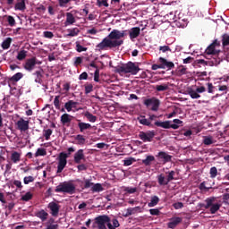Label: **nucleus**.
I'll list each match as a JSON object with an SVG mask.
<instances>
[{
  "mask_svg": "<svg viewBox=\"0 0 229 229\" xmlns=\"http://www.w3.org/2000/svg\"><path fill=\"white\" fill-rule=\"evenodd\" d=\"M79 33H80V29L78 28L68 30V37H78Z\"/></svg>",
  "mask_w": 229,
  "mask_h": 229,
  "instance_id": "38",
  "label": "nucleus"
},
{
  "mask_svg": "<svg viewBox=\"0 0 229 229\" xmlns=\"http://www.w3.org/2000/svg\"><path fill=\"white\" fill-rule=\"evenodd\" d=\"M11 160L13 164H17V162H21V154L19 152L14 151L11 155Z\"/></svg>",
  "mask_w": 229,
  "mask_h": 229,
  "instance_id": "35",
  "label": "nucleus"
},
{
  "mask_svg": "<svg viewBox=\"0 0 229 229\" xmlns=\"http://www.w3.org/2000/svg\"><path fill=\"white\" fill-rule=\"evenodd\" d=\"M210 178H216L217 176V168L216 166H212L209 171Z\"/></svg>",
  "mask_w": 229,
  "mask_h": 229,
  "instance_id": "51",
  "label": "nucleus"
},
{
  "mask_svg": "<svg viewBox=\"0 0 229 229\" xmlns=\"http://www.w3.org/2000/svg\"><path fill=\"white\" fill-rule=\"evenodd\" d=\"M92 192H101L103 191V186L101 183H96L91 188Z\"/></svg>",
  "mask_w": 229,
  "mask_h": 229,
  "instance_id": "44",
  "label": "nucleus"
},
{
  "mask_svg": "<svg viewBox=\"0 0 229 229\" xmlns=\"http://www.w3.org/2000/svg\"><path fill=\"white\" fill-rule=\"evenodd\" d=\"M14 10L24 12L26 10V2L25 0H18L14 5Z\"/></svg>",
  "mask_w": 229,
  "mask_h": 229,
  "instance_id": "25",
  "label": "nucleus"
},
{
  "mask_svg": "<svg viewBox=\"0 0 229 229\" xmlns=\"http://www.w3.org/2000/svg\"><path fill=\"white\" fill-rule=\"evenodd\" d=\"M43 74H44V71L43 70L36 71L33 73V76H36L35 83H39V85H42V83H43L42 78H44Z\"/></svg>",
  "mask_w": 229,
  "mask_h": 229,
  "instance_id": "23",
  "label": "nucleus"
},
{
  "mask_svg": "<svg viewBox=\"0 0 229 229\" xmlns=\"http://www.w3.org/2000/svg\"><path fill=\"white\" fill-rule=\"evenodd\" d=\"M199 64H200L201 65H208V64L207 63V61H205L204 59H199V60L195 61V62L193 63V65H194V67H199Z\"/></svg>",
  "mask_w": 229,
  "mask_h": 229,
  "instance_id": "47",
  "label": "nucleus"
},
{
  "mask_svg": "<svg viewBox=\"0 0 229 229\" xmlns=\"http://www.w3.org/2000/svg\"><path fill=\"white\" fill-rule=\"evenodd\" d=\"M176 174V172L174 171H170L168 172V175L166 176V180L169 183V182H173V180H174V175Z\"/></svg>",
  "mask_w": 229,
  "mask_h": 229,
  "instance_id": "48",
  "label": "nucleus"
},
{
  "mask_svg": "<svg viewBox=\"0 0 229 229\" xmlns=\"http://www.w3.org/2000/svg\"><path fill=\"white\" fill-rule=\"evenodd\" d=\"M142 212V208L135 207V208H127V212L125 214V217H130V216H133V214H139Z\"/></svg>",
  "mask_w": 229,
  "mask_h": 229,
  "instance_id": "22",
  "label": "nucleus"
},
{
  "mask_svg": "<svg viewBox=\"0 0 229 229\" xmlns=\"http://www.w3.org/2000/svg\"><path fill=\"white\" fill-rule=\"evenodd\" d=\"M160 201V199L157 196H153L150 199V202H148V207H157L158 205V202Z\"/></svg>",
  "mask_w": 229,
  "mask_h": 229,
  "instance_id": "34",
  "label": "nucleus"
},
{
  "mask_svg": "<svg viewBox=\"0 0 229 229\" xmlns=\"http://www.w3.org/2000/svg\"><path fill=\"white\" fill-rule=\"evenodd\" d=\"M76 49L78 53H83V51H87V47L81 46L79 42H76Z\"/></svg>",
  "mask_w": 229,
  "mask_h": 229,
  "instance_id": "53",
  "label": "nucleus"
},
{
  "mask_svg": "<svg viewBox=\"0 0 229 229\" xmlns=\"http://www.w3.org/2000/svg\"><path fill=\"white\" fill-rule=\"evenodd\" d=\"M55 192L74 194V192H76V186L72 182H60L59 185L56 186Z\"/></svg>",
  "mask_w": 229,
  "mask_h": 229,
  "instance_id": "6",
  "label": "nucleus"
},
{
  "mask_svg": "<svg viewBox=\"0 0 229 229\" xmlns=\"http://www.w3.org/2000/svg\"><path fill=\"white\" fill-rule=\"evenodd\" d=\"M43 37H44L45 38H53V37H55V34H53L52 31L47 30V31H44V32H43Z\"/></svg>",
  "mask_w": 229,
  "mask_h": 229,
  "instance_id": "58",
  "label": "nucleus"
},
{
  "mask_svg": "<svg viewBox=\"0 0 229 229\" xmlns=\"http://www.w3.org/2000/svg\"><path fill=\"white\" fill-rule=\"evenodd\" d=\"M68 153L65 152H61L59 154V161H58V165H57V174L62 173V171H64V169H65V165H67V159L71 157L72 153H74V151H76L74 149V148L70 147L67 149Z\"/></svg>",
  "mask_w": 229,
  "mask_h": 229,
  "instance_id": "4",
  "label": "nucleus"
},
{
  "mask_svg": "<svg viewBox=\"0 0 229 229\" xmlns=\"http://www.w3.org/2000/svg\"><path fill=\"white\" fill-rule=\"evenodd\" d=\"M150 216H160V209L158 208H151L149 209Z\"/></svg>",
  "mask_w": 229,
  "mask_h": 229,
  "instance_id": "60",
  "label": "nucleus"
},
{
  "mask_svg": "<svg viewBox=\"0 0 229 229\" xmlns=\"http://www.w3.org/2000/svg\"><path fill=\"white\" fill-rule=\"evenodd\" d=\"M72 121V115L69 114H64L61 115V123L62 124H69Z\"/></svg>",
  "mask_w": 229,
  "mask_h": 229,
  "instance_id": "28",
  "label": "nucleus"
},
{
  "mask_svg": "<svg viewBox=\"0 0 229 229\" xmlns=\"http://www.w3.org/2000/svg\"><path fill=\"white\" fill-rule=\"evenodd\" d=\"M140 35V27H133L129 30V37L131 40H135Z\"/></svg>",
  "mask_w": 229,
  "mask_h": 229,
  "instance_id": "19",
  "label": "nucleus"
},
{
  "mask_svg": "<svg viewBox=\"0 0 229 229\" xmlns=\"http://www.w3.org/2000/svg\"><path fill=\"white\" fill-rule=\"evenodd\" d=\"M43 136L45 137L46 140H49L51 139V135H53V130L47 129L43 130Z\"/></svg>",
  "mask_w": 229,
  "mask_h": 229,
  "instance_id": "42",
  "label": "nucleus"
},
{
  "mask_svg": "<svg viewBox=\"0 0 229 229\" xmlns=\"http://www.w3.org/2000/svg\"><path fill=\"white\" fill-rule=\"evenodd\" d=\"M151 69L152 71H157V69H167V71H171V69H174V63L165 58H159L157 64H152Z\"/></svg>",
  "mask_w": 229,
  "mask_h": 229,
  "instance_id": "7",
  "label": "nucleus"
},
{
  "mask_svg": "<svg viewBox=\"0 0 229 229\" xmlns=\"http://www.w3.org/2000/svg\"><path fill=\"white\" fill-rule=\"evenodd\" d=\"M92 185H94V182H91L90 180L86 179L84 181V187L82 189H90V187H92Z\"/></svg>",
  "mask_w": 229,
  "mask_h": 229,
  "instance_id": "54",
  "label": "nucleus"
},
{
  "mask_svg": "<svg viewBox=\"0 0 229 229\" xmlns=\"http://www.w3.org/2000/svg\"><path fill=\"white\" fill-rule=\"evenodd\" d=\"M203 144H205V146H210L211 144H214V138L212 136H204Z\"/></svg>",
  "mask_w": 229,
  "mask_h": 229,
  "instance_id": "37",
  "label": "nucleus"
},
{
  "mask_svg": "<svg viewBox=\"0 0 229 229\" xmlns=\"http://www.w3.org/2000/svg\"><path fill=\"white\" fill-rule=\"evenodd\" d=\"M205 202H206V205L200 204V207H203L206 209L209 208L210 214H216V212H218L219 208H221L222 207L221 202H217L216 197H209L206 199Z\"/></svg>",
  "mask_w": 229,
  "mask_h": 229,
  "instance_id": "5",
  "label": "nucleus"
},
{
  "mask_svg": "<svg viewBox=\"0 0 229 229\" xmlns=\"http://www.w3.org/2000/svg\"><path fill=\"white\" fill-rule=\"evenodd\" d=\"M37 65H42V62L38 61L37 58H29L23 64V68L25 71L31 72V71H33Z\"/></svg>",
  "mask_w": 229,
  "mask_h": 229,
  "instance_id": "12",
  "label": "nucleus"
},
{
  "mask_svg": "<svg viewBox=\"0 0 229 229\" xmlns=\"http://www.w3.org/2000/svg\"><path fill=\"white\" fill-rule=\"evenodd\" d=\"M177 74L179 76H183V74H187V67L181 65L178 67Z\"/></svg>",
  "mask_w": 229,
  "mask_h": 229,
  "instance_id": "46",
  "label": "nucleus"
},
{
  "mask_svg": "<svg viewBox=\"0 0 229 229\" xmlns=\"http://www.w3.org/2000/svg\"><path fill=\"white\" fill-rule=\"evenodd\" d=\"M31 199H33V193L30 191H28L26 194L21 196V201H30Z\"/></svg>",
  "mask_w": 229,
  "mask_h": 229,
  "instance_id": "43",
  "label": "nucleus"
},
{
  "mask_svg": "<svg viewBox=\"0 0 229 229\" xmlns=\"http://www.w3.org/2000/svg\"><path fill=\"white\" fill-rule=\"evenodd\" d=\"M138 121L140 124H142L143 126H148L149 128H155V125L149 122V119H147L146 116L140 115L138 117Z\"/></svg>",
  "mask_w": 229,
  "mask_h": 229,
  "instance_id": "21",
  "label": "nucleus"
},
{
  "mask_svg": "<svg viewBox=\"0 0 229 229\" xmlns=\"http://www.w3.org/2000/svg\"><path fill=\"white\" fill-rule=\"evenodd\" d=\"M222 47L224 49V54L225 55L226 58L229 56V35L225 33L222 35L221 38Z\"/></svg>",
  "mask_w": 229,
  "mask_h": 229,
  "instance_id": "14",
  "label": "nucleus"
},
{
  "mask_svg": "<svg viewBox=\"0 0 229 229\" xmlns=\"http://www.w3.org/2000/svg\"><path fill=\"white\" fill-rule=\"evenodd\" d=\"M162 164H167L173 160V156L167 154V152L160 151L156 156Z\"/></svg>",
  "mask_w": 229,
  "mask_h": 229,
  "instance_id": "16",
  "label": "nucleus"
},
{
  "mask_svg": "<svg viewBox=\"0 0 229 229\" xmlns=\"http://www.w3.org/2000/svg\"><path fill=\"white\" fill-rule=\"evenodd\" d=\"M47 216H49V214L46 212L44 209H41L36 213V217H38L43 222L47 219Z\"/></svg>",
  "mask_w": 229,
  "mask_h": 229,
  "instance_id": "29",
  "label": "nucleus"
},
{
  "mask_svg": "<svg viewBox=\"0 0 229 229\" xmlns=\"http://www.w3.org/2000/svg\"><path fill=\"white\" fill-rule=\"evenodd\" d=\"M133 162H135V158H133V157H129V158H127V159H125L124 161H123V165H131V164H133Z\"/></svg>",
  "mask_w": 229,
  "mask_h": 229,
  "instance_id": "59",
  "label": "nucleus"
},
{
  "mask_svg": "<svg viewBox=\"0 0 229 229\" xmlns=\"http://www.w3.org/2000/svg\"><path fill=\"white\" fill-rule=\"evenodd\" d=\"M48 208L51 210V215L53 217H57L58 213L60 212V205L56 204V202H50L48 204Z\"/></svg>",
  "mask_w": 229,
  "mask_h": 229,
  "instance_id": "18",
  "label": "nucleus"
},
{
  "mask_svg": "<svg viewBox=\"0 0 229 229\" xmlns=\"http://www.w3.org/2000/svg\"><path fill=\"white\" fill-rule=\"evenodd\" d=\"M24 74L22 72H17L14 75H13L11 78H9V81L12 83H17L20 80H22Z\"/></svg>",
  "mask_w": 229,
  "mask_h": 229,
  "instance_id": "30",
  "label": "nucleus"
},
{
  "mask_svg": "<svg viewBox=\"0 0 229 229\" xmlns=\"http://www.w3.org/2000/svg\"><path fill=\"white\" fill-rule=\"evenodd\" d=\"M85 117L89 121V123H96L98 121V117L94 114H92L90 112H87L85 114Z\"/></svg>",
  "mask_w": 229,
  "mask_h": 229,
  "instance_id": "39",
  "label": "nucleus"
},
{
  "mask_svg": "<svg viewBox=\"0 0 229 229\" xmlns=\"http://www.w3.org/2000/svg\"><path fill=\"white\" fill-rule=\"evenodd\" d=\"M12 38H7L2 42V49H10V46H12Z\"/></svg>",
  "mask_w": 229,
  "mask_h": 229,
  "instance_id": "33",
  "label": "nucleus"
},
{
  "mask_svg": "<svg viewBox=\"0 0 229 229\" xmlns=\"http://www.w3.org/2000/svg\"><path fill=\"white\" fill-rule=\"evenodd\" d=\"M219 47H221V41L218 39H214L213 42L206 48L205 53L208 55H219V53H221Z\"/></svg>",
  "mask_w": 229,
  "mask_h": 229,
  "instance_id": "9",
  "label": "nucleus"
},
{
  "mask_svg": "<svg viewBox=\"0 0 229 229\" xmlns=\"http://www.w3.org/2000/svg\"><path fill=\"white\" fill-rule=\"evenodd\" d=\"M126 31L128 30H113L106 38L97 45V49L98 51H106L123 46L124 41L121 38L126 37Z\"/></svg>",
  "mask_w": 229,
  "mask_h": 229,
  "instance_id": "1",
  "label": "nucleus"
},
{
  "mask_svg": "<svg viewBox=\"0 0 229 229\" xmlns=\"http://www.w3.org/2000/svg\"><path fill=\"white\" fill-rule=\"evenodd\" d=\"M157 183H159V185H168L169 182H167V179H165V175H164L163 174L157 175Z\"/></svg>",
  "mask_w": 229,
  "mask_h": 229,
  "instance_id": "32",
  "label": "nucleus"
},
{
  "mask_svg": "<svg viewBox=\"0 0 229 229\" xmlns=\"http://www.w3.org/2000/svg\"><path fill=\"white\" fill-rule=\"evenodd\" d=\"M75 140H77V144H79V146H83V144H85V137H83V135L78 134L75 137Z\"/></svg>",
  "mask_w": 229,
  "mask_h": 229,
  "instance_id": "45",
  "label": "nucleus"
},
{
  "mask_svg": "<svg viewBox=\"0 0 229 229\" xmlns=\"http://www.w3.org/2000/svg\"><path fill=\"white\" fill-rule=\"evenodd\" d=\"M78 172L81 173V171H87V166L85 164H79L77 165Z\"/></svg>",
  "mask_w": 229,
  "mask_h": 229,
  "instance_id": "63",
  "label": "nucleus"
},
{
  "mask_svg": "<svg viewBox=\"0 0 229 229\" xmlns=\"http://www.w3.org/2000/svg\"><path fill=\"white\" fill-rule=\"evenodd\" d=\"M143 105H145V106L148 108V106H151L150 110H152V112H158V108H160V99L157 98L156 97L146 98Z\"/></svg>",
  "mask_w": 229,
  "mask_h": 229,
  "instance_id": "10",
  "label": "nucleus"
},
{
  "mask_svg": "<svg viewBox=\"0 0 229 229\" xmlns=\"http://www.w3.org/2000/svg\"><path fill=\"white\" fill-rule=\"evenodd\" d=\"M94 81L98 83L99 81V69H96L95 73H94Z\"/></svg>",
  "mask_w": 229,
  "mask_h": 229,
  "instance_id": "64",
  "label": "nucleus"
},
{
  "mask_svg": "<svg viewBox=\"0 0 229 229\" xmlns=\"http://www.w3.org/2000/svg\"><path fill=\"white\" fill-rule=\"evenodd\" d=\"M109 65L110 67H114L115 69V72H118V74H131L132 76H135L139 74V72L140 71L139 63L128 62L127 64H123L120 66H114L112 62H110Z\"/></svg>",
  "mask_w": 229,
  "mask_h": 229,
  "instance_id": "3",
  "label": "nucleus"
},
{
  "mask_svg": "<svg viewBox=\"0 0 229 229\" xmlns=\"http://www.w3.org/2000/svg\"><path fill=\"white\" fill-rule=\"evenodd\" d=\"M169 89V86L167 84H163V85H157L156 86V90L157 92H165V90Z\"/></svg>",
  "mask_w": 229,
  "mask_h": 229,
  "instance_id": "41",
  "label": "nucleus"
},
{
  "mask_svg": "<svg viewBox=\"0 0 229 229\" xmlns=\"http://www.w3.org/2000/svg\"><path fill=\"white\" fill-rule=\"evenodd\" d=\"M78 106V102H74L73 100H69L64 104V108L67 112H72V108H76Z\"/></svg>",
  "mask_w": 229,
  "mask_h": 229,
  "instance_id": "26",
  "label": "nucleus"
},
{
  "mask_svg": "<svg viewBox=\"0 0 229 229\" xmlns=\"http://www.w3.org/2000/svg\"><path fill=\"white\" fill-rule=\"evenodd\" d=\"M107 226V228H106ZM121 226L119 220L116 218L111 219L108 215H100L95 217L94 222L91 225L92 229H116Z\"/></svg>",
  "mask_w": 229,
  "mask_h": 229,
  "instance_id": "2",
  "label": "nucleus"
},
{
  "mask_svg": "<svg viewBox=\"0 0 229 229\" xmlns=\"http://www.w3.org/2000/svg\"><path fill=\"white\" fill-rule=\"evenodd\" d=\"M17 130L22 131H28L30 130V121L20 118L16 123Z\"/></svg>",
  "mask_w": 229,
  "mask_h": 229,
  "instance_id": "15",
  "label": "nucleus"
},
{
  "mask_svg": "<svg viewBox=\"0 0 229 229\" xmlns=\"http://www.w3.org/2000/svg\"><path fill=\"white\" fill-rule=\"evenodd\" d=\"M182 219L180 216L172 217L170 219V222L167 224L168 228L174 229L176 228L177 225H180L182 223Z\"/></svg>",
  "mask_w": 229,
  "mask_h": 229,
  "instance_id": "20",
  "label": "nucleus"
},
{
  "mask_svg": "<svg viewBox=\"0 0 229 229\" xmlns=\"http://www.w3.org/2000/svg\"><path fill=\"white\" fill-rule=\"evenodd\" d=\"M97 4L101 8V6H105L106 8H108L109 4L106 0H97Z\"/></svg>",
  "mask_w": 229,
  "mask_h": 229,
  "instance_id": "49",
  "label": "nucleus"
},
{
  "mask_svg": "<svg viewBox=\"0 0 229 229\" xmlns=\"http://www.w3.org/2000/svg\"><path fill=\"white\" fill-rule=\"evenodd\" d=\"M152 162H155L154 156H147L145 159H142V164H144L146 166L151 165Z\"/></svg>",
  "mask_w": 229,
  "mask_h": 229,
  "instance_id": "36",
  "label": "nucleus"
},
{
  "mask_svg": "<svg viewBox=\"0 0 229 229\" xmlns=\"http://www.w3.org/2000/svg\"><path fill=\"white\" fill-rule=\"evenodd\" d=\"M35 182V177L30 175V176H26L23 179V183H25V185H28V183H31Z\"/></svg>",
  "mask_w": 229,
  "mask_h": 229,
  "instance_id": "50",
  "label": "nucleus"
},
{
  "mask_svg": "<svg viewBox=\"0 0 229 229\" xmlns=\"http://www.w3.org/2000/svg\"><path fill=\"white\" fill-rule=\"evenodd\" d=\"M60 105H61L60 96H55L54 99V106L56 108V110H61V112H65V108H62Z\"/></svg>",
  "mask_w": 229,
  "mask_h": 229,
  "instance_id": "31",
  "label": "nucleus"
},
{
  "mask_svg": "<svg viewBox=\"0 0 229 229\" xmlns=\"http://www.w3.org/2000/svg\"><path fill=\"white\" fill-rule=\"evenodd\" d=\"M174 208H175V210H180V208H183V203L182 202H175L173 204Z\"/></svg>",
  "mask_w": 229,
  "mask_h": 229,
  "instance_id": "62",
  "label": "nucleus"
},
{
  "mask_svg": "<svg viewBox=\"0 0 229 229\" xmlns=\"http://www.w3.org/2000/svg\"><path fill=\"white\" fill-rule=\"evenodd\" d=\"M46 155H47L46 148H38L35 153V157L37 158L38 157H46Z\"/></svg>",
  "mask_w": 229,
  "mask_h": 229,
  "instance_id": "40",
  "label": "nucleus"
},
{
  "mask_svg": "<svg viewBox=\"0 0 229 229\" xmlns=\"http://www.w3.org/2000/svg\"><path fill=\"white\" fill-rule=\"evenodd\" d=\"M78 122L79 130L81 133H83L85 130H90V128H92V125H90V123H86L80 120H78Z\"/></svg>",
  "mask_w": 229,
  "mask_h": 229,
  "instance_id": "27",
  "label": "nucleus"
},
{
  "mask_svg": "<svg viewBox=\"0 0 229 229\" xmlns=\"http://www.w3.org/2000/svg\"><path fill=\"white\" fill-rule=\"evenodd\" d=\"M7 22H8L9 26H11V27L15 26V18H13V16H8Z\"/></svg>",
  "mask_w": 229,
  "mask_h": 229,
  "instance_id": "55",
  "label": "nucleus"
},
{
  "mask_svg": "<svg viewBox=\"0 0 229 229\" xmlns=\"http://www.w3.org/2000/svg\"><path fill=\"white\" fill-rule=\"evenodd\" d=\"M159 50L162 53H171V48L169 47V46H164V47H160Z\"/></svg>",
  "mask_w": 229,
  "mask_h": 229,
  "instance_id": "61",
  "label": "nucleus"
},
{
  "mask_svg": "<svg viewBox=\"0 0 229 229\" xmlns=\"http://www.w3.org/2000/svg\"><path fill=\"white\" fill-rule=\"evenodd\" d=\"M173 123L174 124H171L170 121H165V122H155L154 125L157 126L158 128H164L165 130H169V128H173V130H178L180 128V125L178 124H182V121L180 119H174Z\"/></svg>",
  "mask_w": 229,
  "mask_h": 229,
  "instance_id": "8",
  "label": "nucleus"
},
{
  "mask_svg": "<svg viewBox=\"0 0 229 229\" xmlns=\"http://www.w3.org/2000/svg\"><path fill=\"white\" fill-rule=\"evenodd\" d=\"M82 161L85 162V152L81 148L73 155V162L74 164H81Z\"/></svg>",
  "mask_w": 229,
  "mask_h": 229,
  "instance_id": "17",
  "label": "nucleus"
},
{
  "mask_svg": "<svg viewBox=\"0 0 229 229\" xmlns=\"http://www.w3.org/2000/svg\"><path fill=\"white\" fill-rule=\"evenodd\" d=\"M155 135V131H140L139 138L140 140H142V142H153Z\"/></svg>",
  "mask_w": 229,
  "mask_h": 229,
  "instance_id": "13",
  "label": "nucleus"
},
{
  "mask_svg": "<svg viewBox=\"0 0 229 229\" xmlns=\"http://www.w3.org/2000/svg\"><path fill=\"white\" fill-rule=\"evenodd\" d=\"M26 56H28V51L26 50H21L18 53V55L16 56V58H25Z\"/></svg>",
  "mask_w": 229,
  "mask_h": 229,
  "instance_id": "56",
  "label": "nucleus"
},
{
  "mask_svg": "<svg viewBox=\"0 0 229 229\" xmlns=\"http://www.w3.org/2000/svg\"><path fill=\"white\" fill-rule=\"evenodd\" d=\"M15 207V203L10 202L8 205H5L4 208H8L9 212L5 213V216H8V214L12 213V210H13V208Z\"/></svg>",
  "mask_w": 229,
  "mask_h": 229,
  "instance_id": "52",
  "label": "nucleus"
},
{
  "mask_svg": "<svg viewBox=\"0 0 229 229\" xmlns=\"http://www.w3.org/2000/svg\"><path fill=\"white\" fill-rule=\"evenodd\" d=\"M207 91V88L204 86L197 87L196 89L194 88H188L187 92L191 98V99H199L201 98V95L203 92Z\"/></svg>",
  "mask_w": 229,
  "mask_h": 229,
  "instance_id": "11",
  "label": "nucleus"
},
{
  "mask_svg": "<svg viewBox=\"0 0 229 229\" xmlns=\"http://www.w3.org/2000/svg\"><path fill=\"white\" fill-rule=\"evenodd\" d=\"M94 90V86L92 84H88L85 86V94H90Z\"/></svg>",
  "mask_w": 229,
  "mask_h": 229,
  "instance_id": "57",
  "label": "nucleus"
},
{
  "mask_svg": "<svg viewBox=\"0 0 229 229\" xmlns=\"http://www.w3.org/2000/svg\"><path fill=\"white\" fill-rule=\"evenodd\" d=\"M76 22V18L72 13H66V21L64 22V26H71Z\"/></svg>",
  "mask_w": 229,
  "mask_h": 229,
  "instance_id": "24",
  "label": "nucleus"
}]
</instances>
